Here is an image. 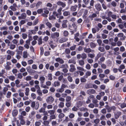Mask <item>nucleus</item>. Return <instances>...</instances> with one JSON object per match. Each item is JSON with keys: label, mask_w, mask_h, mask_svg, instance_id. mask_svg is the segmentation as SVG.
Listing matches in <instances>:
<instances>
[{"label": "nucleus", "mask_w": 126, "mask_h": 126, "mask_svg": "<svg viewBox=\"0 0 126 126\" xmlns=\"http://www.w3.org/2000/svg\"><path fill=\"white\" fill-rule=\"evenodd\" d=\"M83 103V102L79 101L77 103V106L78 107H79L81 106Z\"/></svg>", "instance_id": "nucleus-37"}, {"label": "nucleus", "mask_w": 126, "mask_h": 126, "mask_svg": "<svg viewBox=\"0 0 126 126\" xmlns=\"http://www.w3.org/2000/svg\"><path fill=\"white\" fill-rule=\"evenodd\" d=\"M48 79V80H51L52 79V74H49L47 76Z\"/></svg>", "instance_id": "nucleus-35"}, {"label": "nucleus", "mask_w": 126, "mask_h": 126, "mask_svg": "<svg viewBox=\"0 0 126 126\" xmlns=\"http://www.w3.org/2000/svg\"><path fill=\"white\" fill-rule=\"evenodd\" d=\"M114 116L116 119H117L122 114L121 112L119 111H116L114 112Z\"/></svg>", "instance_id": "nucleus-4"}, {"label": "nucleus", "mask_w": 126, "mask_h": 126, "mask_svg": "<svg viewBox=\"0 0 126 126\" xmlns=\"http://www.w3.org/2000/svg\"><path fill=\"white\" fill-rule=\"evenodd\" d=\"M92 32L94 33H95L96 32H98L99 30V28H97L96 29L95 28H93L92 29Z\"/></svg>", "instance_id": "nucleus-20"}, {"label": "nucleus", "mask_w": 126, "mask_h": 126, "mask_svg": "<svg viewBox=\"0 0 126 126\" xmlns=\"http://www.w3.org/2000/svg\"><path fill=\"white\" fill-rule=\"evenodd\" d=\"M87 57V55L85 53H83L81 55V57L82 59H86Z\"/></svg>", "instance_id": "nucleus-32"}, {"label": "nucleus", "mask_w": 126, "mask_h": 126, "mask_svg": "<svg viewBox=\"0 0 126 126\" xmlns=\"http://www.w3.org/2000/svg\"><path fill=\"white\" fill-rule=\"evenodd\" d=\"M49 39V37L47 36H45L43 39L44 42H47Z\"/></svg>", "instance_id": "nucleus-44"}, {"label": "nucleus", "mask_w": 126, "mask_h": 126, "mask_svg": "<svg viewBox=\"0 0 126 126\" xmlns=\"http://www.w3.org/2000/svg\"><path fill=\"white\" fill-rule=\"evenodd\" d=\"M64 90V89L61 87V88L57 89L56 91L58 92L62 93L63 92Z\"/></svg>", "instance_id": "nucleus-28"}, {"label": "nucleus", "mask_w": 126, "mask_h": 126, "mask_svg": "<svg viewBox=\"0 0 126 126\" xmlns=\"http://www.w3.org/2000/svg\"><path fill=\"white\" fill-rule=\"evenodd\" d=\"M68 22L67 20H65L63 21L62 26L63 28H66L67 27V23Z\"/></svg>", "instance_id": "nucleus-11"}, {"label": "nucleus", "mask_w": 126, "mask_h": 126, "mask_svg": "<svg viewBox=\"0 0 126 126\" xmlns=\"http://www.w3.org/2000/svg\"><path fill=\"white\" fill-rule=\"evenodd\" d=\"M120 50L121 52H123L125 51V48L123 46H121L120 48Z\"/></svg>", "instance_id": "nucleus-63"}, {"label": "nucleus", "mask_w": 126, "mask_h": 126, "mask_svg": "<svg viewBox=\"0 0 126 126\" xmlns=\"http://www.w3.org/2000/svg\"><path fill=\"white\" fill-rule=\"evenodd\" d=\"M106 109H107V112H111V110H112L111 107H110L108 105H107L105 106Z\"/></svg>", "instance_id": "nucleus-23"}, {"label": "nucleus", "mask_w": 126, "mask_h": 126, "mask_svg": "<svg viewBox=\"0 0 126 126\" xmlns=\"http://www.w3.org/2000/svg\"><path fill=\"white\" fill-rule=\"evenodd\" d=\"M24 104L22 102H20L17 105V106L19 108H20L23 106Z\"/></svg>", "instance_id": "nucleus-25"}, {"label": "nucleus", "mask_w": 126, "mask_h": 126, "mask_svg": "<svg viewBox=\"0 0 126 126\" xmlns=\"http://www.w3.org/2000/svg\"><path fill=\"white\" fill-rule=\"evenodd\" d=\"M6 65L5 66V67L7 70H9L11 69V67L10 66L11 64L10 62H7L6 63Z\"/></svg>", "instance_id": "nucleus-6"}, {"label": "nucleus", "mask_w": 126, "mask_h": 126, "mask_svg": "<svg viewBox=\"0 0 126 126\" xmlns=\"http://www.w3.org/2000/svg\"><path fill=\"white\" fill-rule=\"evenodd\" d=\"M31 96L33 99H34L36 98V95L33 93H32L31 94Z\"/></svg>", "instance_id": "nucleus-46"}, {"label": "nucleus", "mask_w": 126, "mask_h": 126, "mask_svg": "<svg viewBox=\"0 0 126 126\" xmlns=\"http://www.w3.org/2000/svg\"><path fill=\"white\" fill-rule=\"evenodd\" d=\"M70 68L69 70V71L71 72L74 71L76 70L75 66L73 64H71L70 66Z\"/></svg>", "instance_id": "nucleus-8"}, {"label": "nucleus", "mask_w": 126, "mask_h": 126, "mask_svg": "<svg viewBox=\"0 0 126 126\" xmlns=\"http://www.w3.org/2000/svg\"><path fill=\"white\" fill-rule=\"evenodd\" d=\"M58 106L59 107L63 108L64 106V103L63 102H61L59 104Z\"/></svg>", "instance_id": "nucleus-50"}, {"label": "nucleus", "mask_w": 126, "mask_h": 126, "mask_svg": "<svg viewBox=\"0 0 126 126\" xmlns=\"http://www.w3.org/2000/svg\"><path fill=\"white\" fill-rule=\"evenodd\" d=\"M43 11H44V13H45L47 14H48L49 11L47 9L45 8H44L43 9Z\"/></svg>", "instance_id": "nucleus-55"}, {"label": "nucleus", "mask_w": 126, "mask_h": 126, "mask_svg": "<svg viewBox=\"0 0 126 126\" xmlns=\"http://www.w3.org/2000/svg\"><path fill=\"white\" fill-rule=\"evenodd\" d=\"M39 103L38 102H37L36 103L35 102H32L31 103V106L32 108H34L35 110H37L39 106Z\"/></svg>", "instance_id": "nucleus-1"}, {"label": "nucleus", "mask_w": 126, "mask_h": 126, "mask_svg": "<svg viewBox=\"0 0 126 126\" xmlns=\"http://www.w3.org/2000/svg\"><path fill=\"white\" fill-rule=\"evenodd\" d=\"M80 80L81 82H85L87 80L84 77H81Z\"/></svg>", "instance_id": "nucleus-51"}, {"label": "nucleus", "mask_w": 126, "mask_h": 126, "mask_svg": "<svg viewBox=\"0 0 126 126\" xmlns=\"http://www.w3.org/2000/svg\"><path fill=\"white\" fill-rule=\"evenodd\" d=\"M77 69L81 71H84V69L83 68L80 66H78L77 67Z\"/></svg>", "instance_id": "nucleus-54"}, {"label": "nucleus", "mask_w": 126, "mask_h": 126, "mask_svg": "<svg viewBox=\"0 0 126 126\" xmlns=\"http://www.w3.org/2000/svg\"><path fill=\"white\" fill-rule=\"evenodd\" d=\"M88 56L91 58H93L95 56V54H94L89 53L88 54Z\"/></svg>", "instance_id": "nucleus-33"}, {"label": "nucleus", "mask_w": 126, "mask_h": 126, "mask_svg": "<svg viewBox=\"0 0 126 126\" xmlns=\"http://www.w3.org/2000/svg\"><path fill=\"white\" fill-rule=\"evenodd\" d=\"M96 46V45L95 43L91 42L90 44V47L92 48H94Z\"/></svg>", "instance_id": "nucleus-40"}, {"label": "nucleus", "mask_w": 126, "mask_h": 126, "mask_svg": "<svg viewBox=\"0 0 126 126\" xmlns=\"http://www.w3.org/2000/svg\"><path fill=\"white\" fill-rule=\"evenodd\" d=\"M55 60L56 61L59 62L61 64H63L64 63V61L62 59L59 58L56 59Z\"/></svg>", "instance_id": "nucleus-13"}, {"label": "nucleus", "mask_w": 126, "mask_h": 126, "mask_svg": "<svg viewBox=\"0 0 126 126\" xmlns=\"http://www.w3.org/2000/svg\"><path fill=\"white\" fill-rule=\"evenodd\" d=\"M64 116L65 115L63 113H61L59 114L58 117L59 119H62L63 118Z\"/></svg>", "instance_id": "nucleus-39"}, {"label": "nucleus", "mask_w": 126, "mask_h": 126, "mask_svg": "<svg viewBox=\"0 0 126 126\" xmlns=\"http://www.w3.org/2000/svg\"><path fill=\"white\" fill-rule=\"evenodd\" d=\"M25 94L26 96H28L30 91V89L29 88L27 87L25 88Z\"/></svg>", "instance_id": "nucleus-17"}, {"label": "nucleus", "mask_w": 126, "mask_h": 126, "mask_svg": "<svg viewBox=\"0 0 126 126\" xmlns=\"http://www.w3.org/2000/svg\"><path fill=\"white\" fill-rule=\"evenodd\" d=\"M111 4L112 6L114 7H115L117 5L116 3L114 1H112L111 3Z\"/></svg>", "instance_id": "nucleus-64"}, {"label": "nucleus", "mask_w": 126, "mask_h": 126, "mask_svg": "<svg viewBox=\"0 0 126 126\" xmlns=\"http://www.w3.org/2000/svg\"><path fill=\"white\" fill-rule=\"evenodd\" d=\"M23 77V76L21 73H19L17 74V78L19 79H21Z\"/></svg>", "instance_id": "nucleus-60"}, {"label": "nucleus", "mask_w": 126, "mask_h": 126, "mask_svg": "<svg viewBox=\"0 0 126 126\" xmlns=\"http://www.w3.org/2000/svg\"><path fill=\"white\" fill-rule=\"evenodd\" d=\"M98 50L101 52H103L105 51V49L103 47H99Z\"/></svg>", "instance_id": "nucleus-53"}, {"label": "nucleus", "mask_w": 126, "mask_h": 126, "mask_svg": "<svg viewBox=\"0 0 126 126\" xmlns=\"http://www.w3.org/2000/svg\"><path fill=\"white\" fill-rule=\"evenodd\" d=\"M26 17V15L25 13L22 14L21 16L18 17V18L19 19H25Z\"/></svg>", "instance_id": "nucleus-7"}, {"label": "nucleus", "mask_w": 126, "mask_h": 126, "mask_svg": "<svg viewBox=\"0 0 126 126\" xmlns=\"http://www.w3.org/2000/svg\"><path fill=\"white\" fill-rule=\"evenodd\" d=\"M38 44L39 45H40L42 44L43 41L42 39L41 38H39L38 40Z\"/></svg>", "instance_id": "nucleus-45"}, {"label": "nucleus", "mask_w": 126, "mask_h": 126, "mask_svg": "<svg viewBox=\"0 0 126 126\" xmlns=\"http://www.w3.org/2000/svg\"><path fill=\"white\" fill-rule=\"evenodd\" d=\"M28 56V53L27 51H24L23 53V57L24 58H26Z\"/></svg>", "instance_id": "nucleus-31"}, {"label": "nucleus", "mask_w": 126, "mask_h": 126, "mask_svg": "<svg viewBox=\"0 0 126 126\" xmlns=\"http://www.w3.org/2000/svg\"><path fill=\"white\" fill-rule=\"evenodd\" d=\"M37 92L38 94V95L40 96H42V93L40 89L39 90H37Z\"/></svg>", "instance_id": "nucleus-49"}, {"label": "nucleus", "mask_w": 126, "mask_h": 126, "mask_svg": "<svg viewBox=\"0 0 126 126\" xmlns=\"http://www.w3.org/2000/svg\"><path fill=\"white\" fill-rule=\"evenodd\" d=\"M55 16L53 15H52L51 16H50L49 19L50 20H54L56 19Z\"/></svg>", "instance_id": "nucleus-36"}, {"label": "nucleus", "mask_w": 126, "mask_h": 126, "mask_svg": "<svg viewBox=\"0 0 126 126\" xmlns=\"http://www.w3.org/2000/svg\"><path fill=\"white\" fill-rule=\"evenodd\" d=\"M68 39L65 37H63L61 38L59 40V42L60 43H62L67 41Z\"/></svg>", "instance_id": "nucleus-10"}, {"label": "nucleus", "mask_w": 126, "mask_h": 126, "mask_svg": "<svg viewBox=\"0 0 126 126\" xmlns=\"http://www.w3.org/2000/svg\"><path fill=\"white\" fill-rule=\"evenodd\" d=\"M59 36V32H55L52 33L51 34V37L53 39L57 38Z\"/></svg>", "instance_id": "nucleus-3"}, {"label": "nucleus", "mask_w": 126, "mask_h": 126, "mask_svg": "<svg viewBox=\"0 0 126 126\" xmlns=\"http://www.w3.org/2000/svg\"><path fill=\"white\" fill-rule=\"evenodd\" d=\"M32 79V77L30 76H28L25 79L27 81L31 80Z\"/></svg>", "instance_id": "nucleus-34"}, {"label": "nucleus", "mask_w": 126, "mask_h": 126, "mask_svg": "<svg viewBox=\"0 0 126 126\" xmlns=\"http://www.w3.org/2000/svg\"><path fill=\"white\" fill-rule=\"evenodd\" d=\"M8 77L10 80L12 81L14 80L15 79V76L13 75L9 76Z\"/></svg>", "instance_id": "nucleus-26"}, {"label": "nucleus", "mask_w": 126, "mask_h": 126, "mask_svg": "<svg viewBox=\"0 0 126 126\" xmlns=\"http://www.w3.org/2000/svg\"><path fill=\"white\" fill-rule=\"evenodd\" d=\"M93 111L94 113L97 114L98 113V110L96 108H95L93 110Z\"/></svg>", "instance_id": "nucleus-56"}, {"label": "nucleus", "mask_w": 126, "mask_h": 126, "mask_svg": "<svg viewBox=\"0 0 126 126\" xmlns=\"http://www.w3.org/2000/svg\"><path fill=\"white\" fill-rule=\"evenodd\" d=\"M54 98L51 96L47 97L46 100L47 103L49 104H52L54 101Z\"/></svg>", "instance_id": "nucleus-2"}, {"label": "nucleus", "mask_w": 126, "mask_h": 126, "mask_svg": "<svg viewBox=\"0 0 126 126\" xmlns=\"http://www.w3.org/2000/svg\"><path fill=\"white\" fill-rule=\"evenodd\" d=\"M80 110L83 111H88V110L86 108L82 107L80 108Z\"/></svg>", "instance_id": "nucleus-47"}, {"label": "nucleus", "mask_w": 126, "mask_h": 126, "mask_svg": "<svg viewBox=\"0 0 126 126\" xmlns=\"http://www.w3.org/2000/svg\"><path fill=\"white\" fill-rule=\"evenodd\" d=\"M22 36V38L24 39L27 38V35L25 33H23Z\"/></svg>", "instance_id": "nucleus-61"}, {"label": "nucleus", "mask_w": 126, "mask_h": 126, "mask_svg": "<svg viewBox=\"0 0 126 126\" xmlns=\"http://www.w3.org/2000/svg\"><path fill=\"white\" fill-rule=\"evenodd\" d=\"M95 91L93 89H91L88 90L87 91V93L89 94H94Z\"/></svg>", "instance_id": "nucleus-9"}, {"label": "nucleus", "mask_w": 126, "mask_h": 126, "mask_svg": "<svg viewBox=\"0 0 126 126\" xmlns=\"http://www.w3.org/2000/svg\"><path fill=\"white\" fill-rule=\"evenodd\" d=\"M16 47V46L14 44H11L10 46V48L11 49L13 50Z\"/></svg>", "instance_id": "nucleus-42"}, {"label": "nucleus", "mask_w": 126, "mask_h": 126, "mask_svg": "<svg viewBox=\"0 0 126 126\" xmlns=\"http://www.w3.org/2000/svg\"><path fill=\"white\" fill-rule=\"evenodd\" d=\"M26 69L28 72L31 73L32 72V69L31 68L30 66H28L26 68Z\"/></svg>", "instance_id": "nucleus-41"}, {"label": "nucleus", "mask_w": 126, "mask_h": 126, "mask_svg": "<svg viewBox=\"0 0 126 126\" xmlns=\"http://www.w3.org/2000/svg\"><path fill=\"white\" fill-rule=\"evenodd\" d=\"M28 32L29 34H35L36 33V32L34 30H30L28 31Z\"/></svg>", "instance_id": "nucleus-19"}, {"label": "nucleus", "mask_w": 126, "mask_h": 126, "mask_svg": "<svg viewBox=\"0 0 126 126\" xmlns=\"http://www.w3.org/2000/svg\"><path fill=\"white\" fill-rule=\"evenodd\" d=\"M85 68L87 70H90L91 68L90 65L89 63H87L86 65Z\"/></svg>", "instance_id": "nucleus-43"}, {"label": "nucleus", "mask_w": 126, "mask_h": 126, "mask_svg": "<svg viewBox=\"0 0 126 126\" xmlns=\"http://www.w3.org/2000/svg\"><path fill=\"white\" fill-rule=\"evenodd\" d=\"M70 14V12L68 11H64L63 13V15L65 16H69Z\"/></svg>", "instance_id": "nucleus-21"}, {"label": "nucleus", "mask_w": 126, "mask_h": 126, "mask_svg": "<svg viewBox=\"0 0 126 126\" xmlns=\"http://www.w3.org/2000/svg\"><path fill=\"white\" fill-rule=\"evenodd\" d=\"M84 51L85 52L89 53L91 52V50L90 48H87L85 47L84 48Z\"/></svg>", "instance_id": "nucleus-18"}, {"label": "nucleus", "mask_w": 126, "mask_h": 126, "mask_svg": "<svg viewBox=\"0 0 126 126\" xmlns=\"http://www.w3.org/2000/svg\"><path fill=\"white\" fill-rule=\"evenodd\" d=\"M114 52L113 54L115 55H118L120 54V53L118 52L119 50V48L117 47L113 48Z\"/></svg>", "instance_id": "nucleus-5"}, {"label": "nucleus", "mask_w": 126, "mask_h": 126, "mask_svg": "<svg viewBox=\"0 0 126 126\" xmlns=\"http://www.w3.org/2000/svg\"><path fill=\"white\" fill-rule=\"evenodd\" d=\"M99 77L100 78H103L105 77V75L104 74L100 73L99 74Z\"/></svg>", "instance_id": "nucleus-62"}, {"label": "nucleus", "mask_w": 126, "mask_h": 126, "mask_svg": "<svg viewBox=\"0 0 126 126\" xmlns=\"http://www.w3.org/2000/svg\"><path fill=\"white\" fill-rule=\"evenodd\" d=\"M101 67L102 68L105 69L106 68L107 66L104 64H101Z\"/></svg>", "instance_id": "nucleus-57"}, {"label": "nucleus", "mask_w": 126, "mask_h": 126, "mask_svg": "<svg viewBox=\"0 0 126 126\" xmlns=\"http://www.w3.org/2000/svg\"><path fill=\"white\" fill-rule=\"evenodd\" d=\"M77 6H78L77 5L72 6L70 8L71 11H76Z\"/></svg>", "instance_id": "nucleus-16"}, {"label": "nucleus", "mask_w": 126, "mask_h": 126, "mask_svg": "<svg viewBox=\"0 0 126 126\" xmlns=\"http://www.w3.org/2000/svg\"><path fill=\"white\" fill-rule=\"evenodd\" d=\"M32 68L33 69L36 70L37 69V65L35 64H33L32 65Z\"/></svg>", "instance_id": "nucleus-59"}, {"label": "nucleus", "mask_w": 126, "mask_h": 126, "mask_svg": "<svg viewBox=\"0 0 126 126\" xmlns=\"http://www.w3.org/2000/svg\"><path fill=\"white\" fill-rule=\"evenodd\" d=\"M18 111L16 110H14L12 111V115L13 116H16L17 114Z\"/></svg>", "instance_id": "nucleus-24"}, {"label": "nucleus", "mask_w": 126, "mask_h": 126, "mask_svg": "<svg viewBox=\"0 0 126 126\" xmlns=\"http://www.w3.org/2000/svg\"><path fill=\"white\" fill-rule=\"evenodd\" d=\"M45 78L43 76H41L40 77L39 80L40 81V83L41 84L43 83L45 80Z\"/></svg>", "instance_id": "nucleus-14"}, {"label": "nucleus", "mask_w": 126, "mask_h": 126, "mask_svg": "<svg viewBox=\"0 0 126 126\" xmlns=\"http://www.w3.org/2000/svg\"><path fill=\"white\" fill-rule=\"evenodd\" d=\"M95 7L96 9L98 11L101 10V7L100 5L99 4H97L95 5Z\"/></svg>", "instance_id": "nucleus-15"}, {"label": "nucleus", "mask_w": 126, "mask_h": 126, "mask_svg": "<svg viewBox=\"0 0 126 126\" xmlns=\"http://www.w3.org/2000/svg\"><path fill=\"white\" fill-rule=\"evenodd\" d=\"M68 63H73L74 64H75L76 63V62L75 61H74L72 59H70L69 60Z\"/></svg>", "instance_id": "nucleus-48"}, {"label": "nucleus", "mask_w": 126, "mask_h": 126, "mask_svg": "<svg viewBox=\"0 0 126 126\" xmlns=\"http://www.w3.org/2000/svg\"><path fill=\"white\" fill-rule=\"evenodd\" d=\"M54 86L55 87L58 86L60 85V82L58 81H55L54 83Z\"/></svg>", "instance_id": "nucleus-30"}, {"label": "nucleus", "mask_w": 126, "mask_h": 126, "mask_svg": "<svg viewBox=\"0 0 126 126\" xmlns=\"http://www.w3.org/2000/svg\"><path fill=\"white\" fill-rule=\"evenodd\" d=\"M7 53L8 55H10L11 56H13L15 54V52L13 51H11L10 50H8L6 52Z\"/></svg>", "instance_id": "nucleus-12"}, {"label": "nucleus", "mask_w": 126, "mask_h": 126, "mask_svg": "<svg viewBox=\"0 0 126 126\" xmlns=\"http://www.w3.org/2000/svg\"><path fill=\"white\" fill-rule=\"evenodd\" d=\"M46 25L49 28H51L52 27V25L51 23L49 22H47L46 24Z\"/></svg>", "instance_id": "nucleus-52"}, {"label": "nucleus", "mask_w": 126, "mask_h": 126, "mask_svg": "<svg viewBox=\"0 0 126 126\" xmlns=\"http://www.w3.org/2000/svg\"><path fill=\"white\" fill-rule=\"evenodd\" d=\"M12 93H11L10 92H8L6 95V97L8 98H10L11 95Z\"/></svg>", "instance_id": "nucleus-38"}, {"label": "nucleus", "mask_w": 126, "mask_h": 126, "mask_svg": "<svg viewBox=\"0 0 126 126\" xmlns=\"http://www.w3.org/2000/svg\"><path fill=\"white\" fill-rule=\"evenodd\" d=\"M97 16V15L95 14H93L91 15H90L89 16V17L90 18H94L96 17Z\"/></svg>", "instance_id": "nucleus-58"}, {"label": "nucleus", "mask_w": 126, "mask_h": 126, "mask_svg": "<svg viewBox=\"0 0 126 126\" xmlns=\"http://www.w3.org/2000/svg\"><path fill=\"white\" fill-rule=\"evenodd\" d=\"M118 105L120 106L122 108H123L126 107V103H119Z\"/></svg>", "instance_id": "nucleus-22"}, {"label": "nucleus", "mask_w": 126, "mask_h": 126, "mask_svg": "<svg viewBox=\"0 0 126 126\" xmlns=\"http://www.w3.org/2000/svg\"><path fill=\"white\" fill-rule=\"evenodd\" d=\"M79 63L80 65L83 66L84 64V62L83 60H80L79 61Z\"/></svg>", "instance_id": "nucleus-27"}, {"label": "nucleus", "mask_w": 126, "mask_h": 126, "mask_svg": "<svg viewBox=\"0 0 126 126\" xmlns=\"http://www.w3.org/2000/svg\"><path fill=\"white\" fill-rule=\"evenodd\" d=\"M48 113L49 114L51 115L54 114L55 112V111L54 110H49L47 111Z\"/></svg>", "instance_id": "nucleus-29"}]
</instances>
